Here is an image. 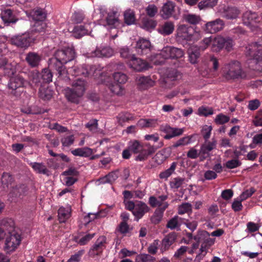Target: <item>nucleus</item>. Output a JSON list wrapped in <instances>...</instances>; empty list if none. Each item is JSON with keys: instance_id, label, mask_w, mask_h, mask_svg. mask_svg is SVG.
<instances>
[{"instance_id": "1", "label": "nucleus", "mask_w": 262, "mask_h": 262, "mask_svg": "<svg viewBox=\"0 0 262 262\" xmlns=\"http://www.w3.org/2000/svg\"><path fill=\"white\" fill-rule=\"evenodd\" d=\"M129 150L134 154H138L136 157V161H142L146 160L148 157L154 153L157 148L148 144L142 145L136 140L130 141L128 146Z\"/></svg>"}, {"instance_id": "2", "label": "nucleus", "mask_w": 262, "mask_h": 262, "mask_svg": "<svg viewBox=\"0 0 262 262\" xmlns=\"http://www.w3.org/2000/svg\"><path fill=\"white\" fill-rule=\"evenodd\" d=\"M222 75L226 80H234L245 77L239 62L233 60L222 68Z\"/></svg>"}, {"instance_id": "3", "label": "nucleus", "mask_w": 262, "mask_h": 262, "mask_svg": "<svg viewBox=\"0 0 262 262\" xmlns=\"http://www.w3.org/2000/svg\"><path fill=\"white\" fill-rule=\"evenodd\" d=\"M85 81L81 78H78L72 84V88H68L66 90V97L73 103H78L79 99L85 92Z\"/></svg>"}, {"instance_id": "4", "label": "nucleus", "mask_w": 262, "mask_h": 262, "mask_svg": "<svg viewBox=\"0 0 262 262\" xmlns=\"http://www.w3.org/2000/svg\"><path fill=\"white\" fill-rule=\"evenodd\" d=\"M184 56L183 51L179 48L167 46L163 48L160 54L157 55V59L155 61L156 64H161L164 63L167 59H178Z\"/></svg>"}, {"instance_id": "5", "label": "nucleus", "mask_w": 262, "mask_h": 262, "mask_svg": "<svg viewBox=\"0 0 262 262\" xmlns=\"http://www.w3.org/2000/svg\"><path fill=\"white\" fill-rule=\"evenodd\" d=\"M125 209L132 212L135 217V221L137 222L150 210L149 207L140 201L126 202Z\"/></svg>"}, {"instance_id": "6", "label": "nucleus", "mask_w": 262, "mask_h": 262, "mask_svg": "<svg viewBox=\"0 0 262 262\" xmlns=\"http://www.w3.org/2000/svg\"><path fill=\"white\" fill-rule=\"evenodd\" d=\"M260 45L257 42L252 43L249 47V54L253 56L252 62L254 63L253 70L262 72V49H258Z\"/></svg>"}, {"instance_id": "7", "label": "nucleus", "mask_w": 262, "mask_h": 262, "mask_svg": "<svg viewBox=\"0 0 262 262\" xmlns=\"http://www.w3.org/2000/svg\"><path fill=\"white\" fill-rule=\"evenodd\" d=\"M178 36L183 39L193 42L198 41L200 38V33L195 31L191 27L185 25H180L177 29Z\"/></svg>"}, {"instance_id": "8", "label": "nucleus", "mask_w": 262, "mask_h": 262, "mask_svg": "<svg viewBox=\"0 0 262 262\" xmlns=\"http://www.w3.org/2000/svg\"><path fill=\"white\" fill-rule=\"evenodd\" d=\"M21 237L20 233L15 230L9 232L7 235L4 249L7 253L14 251L20 244Z\"/></svg>"}, {"instance_id": "9", "label": "nucleus", "mask_w": 262, "mask_h": 262, "mask_svg": "<svg viewBox=\"0 0 262 262\" xmlns=\"http://www.w3.org/2000/svg\"><path fill=\"white\" fill-rule=\"evenodd\" d=\"M27 81L20 75L11 77L8 83V88L11 90V94L15 97H19L22 93L20 89L24 88Z\"/></svg>"}, {"instance_id": "10", "label": "nucleus", "mask_w": 262, "mask_h": 262, "mask_svg": "<svg viewBox=\"0 0 262 262\" xmlns=\"http://www.w3.org/2000/svg\"><path fill=\"white\" fill-rule=\"evenodd\" d=\"M35 40V37H33V33H31L14 36L11 38L10 41L12 45L26 49Z\"/></svg>"}, {"instance_id": "11", "label": "nucleus", "mask_w": 262, "mask_h": 262, "mask_svg": "<svg viewBox=\"0 0 262 262\" xmlns=\"http://www.w3.org/2000/svg\"><path fill=\"white\" fill-rule=\"evenodd\" d=\"M75 52L74 50L71 48H67L64 49L57 50L54 54V57L67 63L74 59Z\"/></svg>"}, {"instance_id": "12", "label": "nucleus", "mask_w": 262, "mask_h": 262, "mask_svg": "<svg viewBox=\"0 0 262 262\" xmlns=\"http://www.w3.org/2000/svg\"><path fill=\"white\" fill-rule=\"evenodd\" d=\"M128 66L134 70L141 72L146 70L150 67L149 63L140 58H137L135 55L131 57L127 62Z\"/></svg>"}, {"instance_id": "13", "label": "nucleus", "mask_w": 262, "mask_h": 262, "mask_svg": "<svg viewBox=\"0 0 262 262\" xmlns=\"http://www.w3.org/2000/svg\"><path fill=\"white\" fill-rule=\"evenodd\" d=\"M218 12L224 18L227 19H234L238 17L240 11L235 7L221 6Z\"/></svg>"}, {"instance_id": "14", "label": "nucleus", "mask_w": 262, "mask_h": 262, "mask_svg": "<svg viewBox=\"0 0 262 262\" xmlns=\"http://www.w3.org/2000/svg\"><path fill=\"white\" fill-rule=\"evenodd\" d=\"M224 26V21L220 18H217L207 22L203 29L206 33L213 34L222 30Z\"/></svg>"}, {"instance_id": "15", "label": "nucleus", "mask_w": 262, "mask_h": 262, "mask_svg": "<svg viewBox=\"0 0 262 262\" xmlns=\"http://www.w3.org/2000/svg\"><path fill=\"white\" fill-rule=\"evenodd\" d=\"M233 45V41L229 37H217L215 38L213 42V46L217 47L219 50L225 48L227 51H230L231 50Z\"/></svg>"}, {"instance_id": "16", "label": "nucleus", "mask_w": 262, "mask_h": 262, "mask_svg": "<svg viewBox=\"0 0 262 262\" xmlns=\"http://www.w3.org/2000/svg\"><path fill=\"white\" fill-rule=\"evenodd\" d=\"M135 48L138 54L143 55H147L150 52L151 46L148 40L141 38L137 42Z\"/></svg>"}, {"instance_id": "17", "label": "nucleus", "mask_w": 262, "mask_h": 262, "mask_svg": "<svg viewBox=\"0 0 262 262\" xmlns=\"http://www.w3.org/2000/svg\"><path fill=\"white\" fill-rule=\"evenodd\" d=\"M243 21L244 25L249 27H255L260 21V17L255 12L246 11L243 15Z\"/></svg>"}, {"instance_id": "18", "label": "nucleus", "mask_w": 262, "mask_h": 262, "mask_svg": "<svg viewBox=\"0 0 262 262\" xmlns=\"http://www.w3.org/2000/svg\"><path fill=\"white\" fill-rule=\"evenodd\" d=\"M29 187L26 184H18L14 186L10 192L13 197L23 198L28 193Z\"/></svg>"}, {"instance_id": "19", "label": "nucleus", "mask_w": 262, "mask_h": 262, "mask_svg": "<svg viewBox=\"0 0 262 262\" xmlns=\"http://www.w3.org/2000/svg\"><path fill=\"white\" fill-rule=\"evenodd\" d=\"M25 60L30 67L36 68L41 60V56L37 53L29 52L27 54Z\"/></svg>"}, {"instance_id": "20", "label": "nucleus", "mask_w": 262, "mask_h": 262, "mask_svg": "<svg viewBox=\"0 0 262 262\" xmlns=\"http://www.w3.org/2000/svg\"><path fill=\"white\" fill-rule=\"evenodd\" d=\"M91 23L85 24L84 25L76 26L74 28L73 35L76 38H81L83 36L88 34L91 30Z\"/></svg>"}, {"instance_id": "21", "label": "nucleus", "mask_w": 262, "mask_h": 262, "mask_svg": "<svg viewBox=\"0 0 262 262\" xmlns=\"http://www.w3.org/2000/svg\"><path fill=\"white\" fill-rule=\"evenodd\" d=\"M64 64L66 63L55 57H53L50 59L49 66L51 68L56 70L58 74L61 76L67 73V70L63 66Z\"/></svg>"}, {"instance_id": "22", "label": "nucleus", "mask_w": 262, "mask_h": 262, "mask_svg": "<svg viewBox=\"0 0 262 262\" xmlns=\"http://www.w3.org/2000/svg\"><path fill=\"white\" fill-rule=\"evenodd\" d=\"M138 87L140 90H146L154 84V81L149 77L139 76L136 78Z\"/></svg>"}, {"instance_id": "23", "label": "nucleus", "mask_w": 262, "mask_h": 262, "mask_svg": "<svg viewBox=\"0 0 262 262\" xmlns=\"http://www.w3.org/2000/svg\"><path fill=\"white\" fill-rule=\"evenodd\" d=\"M177 235L176 233H169L166 236L162 241L161 251L162 253L168 250L170 247L176 242Z\"/></svg>"}, {"instance_id": "24", "label": "nucleus", "mask_w": 262, "mask_h": 262, "mask_svg": "<svg viewBox=\"0 0 262 262\" xmlns=\"http://www.w3.org/2000/svg\"><path fill=\"white\" fill-rule=\"evenodd\" d=\"M114 53L113 49L109 47H105L102 48H97L92 52V57H110Z\"/></svg>"}, {"instance_id": "25", "label": "nucleus", "mask_w": 262, "mask_h": 262, "mask_svg": "<svg viewBox=\"0 0 262 262\" xmlns=\"http://www.w3.org/2000/svg\"><path fill=\"white\" fill-rule=\"evenodd\" d=\"M175 5L173 3L168 1L162 7L160 11V14L164 19H167L170 17L174 11Z\"/></svg>"}, {"instance_id": "26", "label": "nucleus", "mask_w": 262, "mask_h": 262, "mask_svg": "<svg viewBox=\"0 0 262 262\" xmlns=\"http://www.w3.org/2000/svg\"><path fill=\"white\" fill-rule=\"evenodd\" d=\"M28 163L36 173L42 174L47 176H49L50 171L43 163L28 162Z\"/></svg>"}, {"instance_id": "27", "label": "nucleus", "mask_w": 262, "mask_h": 262, "mask_svg": "<svg viewBox=\"0 0 262 262\" xmlns=\"http://www.w3.org/2000/svg\"><path fill=\"white\" fill-rule=\"evenodd\" d=\"M86 70L85 64H83L79 67L74 66L69 68L67 70V73L74 76L83 75L84 77H87L88 72Z\"/></svg>"}, {"instance_id": "28", "label": "nucleus", "mask_w": 262, "mask_h": 262, "mask_svg": "<svg viewBox=\"0 0 262 262\" xmlns=\"http://www.w3.org/2000/svg\"><path fill=\"white\" fill-rule=\"evenodd\" d=\"M53 93V91L48 87L41 85L39 89L38 96L42 100L48 101L52 98Z\"/></svg>"}, {"instance_id": "29", "label": "nucleus", "mask_w": 262, "mask_h": 262, "mask_svg": "<svg viewBox=\"0 0 262 262\" xmlns=\"http://www.w3.org/2000/svg\"><path fill=\"white\" fill-rule=\"evenodd\" d=\"M200 51L198 47H191L188 49L187 52L190 63L195 64L198 62L200 56Z\"/></svg>"}, {"instance_id": "30", "label": "nucleus", "mask_w": 262, "mask_h": 262, "mask_svg": "<svg viewBox=\"0 0 262 262\" xmlns=\"http://www.w3.org/2000/svg\"><path fill=\"white\" fill-rule=\"evenodd\" d=\"M71 153L75 156L88 158L92 155L93 150L89 147H85L83 148H77L72 150H71Z\"/></svg>"}, {"instance_id": "31", "label": "nucleus", "mask_w": 262, "mask_h": 262, "mask_svg": "<svg viewBox=\"0 0 262 262\" xmlns=\"http://www.w3.org/2000/svg\"><path fill=\"white\" fill-rule=\"evenodd\" d=\"M1 17L5 24L15 23L17 20L13 11L9 9L2 12Z\"/></svg>"}, {"instance_id": "32", "label": "nucleus", "mask_w": 262, "mask_h": 262, "mask_svg": "<svg viewBox=\"0 0 262 262\" xmlns=\"http://www.w3.org/2000/svg\"><path fill=\"white\" fill-rule=\"evenodd\" d=\"M216 142L215 140L212 141H205L201 147L200 154L208 155L209 152L213 150L216 147Z\"/></svg>"}, {"instance_id": "33", "label": "nucleus", "mask_w": 262, "mask_h": 262, "mask_svg": "<svg viewBox=\"0 0 262 262\" xmlns=\"http://www.w3.org/2000/svg\"><path fill=\"white\" fill-rule=\"evenodd\" d=\"M174 24L171 21H166L158 28L159 32L164 35L171 34L174 30Z\"/></svg>"}, {"instance_id": "34", "label": "nucleus", "mask_w": 262, "mask_h": 262, "mask_svg": "<svg viewBox=\"0 0 262 262\" xmlns=\"http://www.w3.org/2000/svg\"><path fill=\"white\" fill-rule=\"evenodd\" d=\"M14 179L12 174L9 172H4L1 177V184L4 189H8L9 186L12 184Z\"/></svg>"}, {"instance_id": "35", "label": "nucleus", "mask_w": 262, "mask_h": 262, "mask_svg": "<svg viewBox=\"0 0 262 262\" xmlns=\"http://www.w3.org/2000/svg\"><path fill=\"white\" fill-rule=\"evenodd\" d=\"M118 123L123 126L125 122L134 120V117L128 112H121L116 117Z\"/></svg>"}, {"instance_id": "36", "label": "nucleus", "mask_w": 262, "mask_h": 262, "mask_svg": "<svg viewBox=\"0 0 262 262\" xmlns=\"http://www.w3.org/2000/svg\"><path fill=\"white\" fill-rule=\"evenodd\" d=\"M177 165V162H172L169 168L160 173L159 176V178L161 179H164L165 180H167V179L174 172Z\"/></svg>"}, {"instance_id": "37", "label": "nucleus", "mask_w": 262, "mask_h": 262, "mask_svg": "<svg viewBox=\"0 0 262 262\" xmlns=\"http://www.w3.org/2000/svg\"><path fill=\"white\" fill-rule=\"evenodd\" d=\"M32 18L36 22L43 21L46 17V14L44 10L40 8H37L31 12Z\"/></svg>"}, {"instance_id": "38", "label": "nucleus", "mask_w": 262, "mask_h": 262, "mask_svg": "<svg viewBox=\"0 0 262 262\" xmlns=\"http://www.w3.org/2000/svg\"><path fill=\"white\" fill-rule=\"evenodd\" d=\"M116 12L108 13L106 18V22L107 26L111 28H115L119 24L118 19L116 16Z\"/></svg>"}, {"instance_id": "39", "label": "nucleus", "mask_w": 262, "mask_h": 262, "mask_svg": "<svg viewBox=\"0 0 262 262\" xmlns=\"http://www.w3.org/2000/svg\"><path fill=\"white\" fill-rule=\"evenodd\" d=\"M192 213V205L189 203H182L178 207L179 214H184L187 213L188 215H190Z\"/></svg>"}, {"instance_id": "40", "label": "nucleus", "mask_w": 262, "mask_h": 262, "mask_svg": "<svg viewBox=\"0 0 262 262\" xmlns=\"http://www.w3.org/2000/svg\"><path fill=\"white\" fill-rule=\"evenodd\" d=\"M58 216L60 223H64L70 217V212L68 209L61 207L58 210Z\"/></svg>"}, {"instance_id": "41", "label": "nucleus", "mask_w": 262, "mask_h": 262, "mask_svg": "<svg viewBox=\"0 0 262 262\" xmlns=\"http://www.w3.org/2000/svg\"><path fill=\"white\" fill-rule=\"evenodd\" d=\"M40 75L42 83H49L52 81L53 74L49 69L47 68L43 69Z\"/></svg>"}, {"instance_id": "42", "label": "nucleus", "mask_w": 262, "mask_h": 262, "mask_svg": "<svg viewBox=\"0 0 262 262\" xmlns=\"http://www.w3.org/2000/svg\"><path fill=\"white\" fill-rule=\"evenodd\" d=\"M163 130L166 133H170L173 137L180 136L184 132V129L183 128L171 127L169 125L165 126Z\"/></svg>"}, {"instance_id": "43", "label": "nucleus", "mask_w": 262, "mask_h": 262, "mask_svg": "<svg viewBox=\"0 0 262 262\" xmlns=\"http://www.w3.org/2000/svg\"><path fill=\"white\" fill-rule=\"evenodd\" d=\"M183 19L186 22L191 25H196L201 20L200 16L193 14L184 15Z\"/></svg>"}, {"instance_id": "44", "label": "nucleus", "mask_w": 262, "mask_h": 262, "mask_svg": "<svg viewBox=\"0 0 262 262\" xmlns=\"http://www.w3.org/2000/svg\"><path fill=\"white\" fill-rule=\"evenodd\" d=\"M156 258L148 254H139L136 256L135 262H155Z\"/></svg>"}, {"instance_id": "45", "label": "nucleus", "mask_w": 262, "mask_h": 262, "mask_svg": "<svg viewBox=\"0 0 262 262\" xmlns=\"http://www.w3.org/2000/svg\"><path fill=\"white\" fill-rule=\"evenodd\" d=\"M184 181V178L180 177L174 178L169 182L170 187L172 189L178 190L183 184Z\"/></svg>"}, {"instance_id": "46", "label": "nucleus", "mask_w": 262, "mask_h": 262, "mask_svg": "<svg viewBox=\"0 0 262 262\" xmlns=\"http://www.w3.org/2000/svg\"><path fill=\"white\" fill-rule=\"evenodd\" d=\"M218 0H202L198 4V7L200 10L212 8L217 3Z\"/></svg>"}, {"instance_id": "47", "label": "nucleus", "mask_w": 262, "mask_h": 262, "mask_svg": "<svg viewBox=\"0 0 262 262\" xmlns=\"http://www.w3.org/2000/svg\"><path fill=\"white\" fill-rule=\"evenodd\" d=\"M157 25V22L152 19L144 18L142 20V27L148 31L154 29Z\"/></svg>"}, {"instance_id": "48", "label": "nucleus", "mask_w": 262, "mask_h": 262, "mask_svg": "<svg viewBox=\"0 0 262 262\" xmlns=\"http://www.w3.org/2000/svg\"><path fill=\"white\" fill-rule=\"evenodd\" d=\"M47 28L46 24L42 22H36L34 25V29L32 30V33H33V36L35 33H44L46 32Z\"/></svg>"}, {"instance_id": "49", "label": "nucleus", "mask_w": 262, "mask_h": 262, "mask_svg": "<svg viewBox=\"0 0 262 262\" xmlns=\"http://www.w3.org/2000/svg\"><path fill=\"white\" fill-rule=\"evenodd\" d=\"M210 234L205 230H199L197 234L194 236L193 239L197 243H203Z\"/></svg>"}, {"instance_id": "50", "label": "nucleus", "mask_w": 262, "mask_h": 262, "mask_svg": "<svg viewBox=\"0 0 262 262\" xmlns=\"http://www.w3.org/2000/svg\"><path fill=\"white\" fill-rule=\"evenodd\" d=\"M113 78L115 82L120 84L125 83L127 81V76L121 72H115L113 74Z\"/></svg>"}, {"instance_id": "51", "label": "nucleus", "mask_w": 262, "mask_h": 262, "mask_svg": "<svg viewBox=\"0 0 262 262\" xmlns=\"http://www.w3.org/2000/svg\"><path fill=\"white\" fill-rule=\"evenodd\" d=\"M183 219L176 215L170 219L167 224V227L170 228L171 229H174L178 226V224L179 222H183Z\"/></svg>"}, {"instance_id": "52", "label": "nucleus", "mask_w": 262, "mask_h": 262, "mask_svg": "<svg viewBox=\"0 0 262 262\" xmlns=\"http://www.w3.org/2000/svg\"><path fill=\"white\" fill-rule=\"evenodd\" d=\"M124 21L128 25H131L134 24L135 21V14L130 10L126 11L124 13Z\"/></svg>"}, {"instance_id": "53", "label": "nucleus", "mask_w": 262, "mask_h": 262, "mask_svg": "<svg viewBox=\"0 0 262 262\" xmlns=\"http://www.w3.org/2000/svg\"><path fill=\"white\" fill-rule=\"evenodd\" d=\"M74 140L75 138L73 135H66L61 138V142L63 146L69 147L74 143Z\"/></svg>"}, {"instance_id": "54", "label": "nucleus", "mask_w": 262, "mask_h": 262, "mask_svg": "<svg viewBox=\"0 0 262 262\" xmlns=\"http://www.w3.org/2000/svg\"><path fill=\"white\" fill-rule=\"evenodd\" d=\"M105 238L104 237H101L97 239L95 244L93 246L92 250L97 252H101L104 248Z\"/></svg>"}, {"instance_id": "55", "label": "nucleus", "mask_w": 262, "mask_h": 262, "mask_svg": "<svg viewBox=\"0 0 262 262\" xmlns=\"http://www.w3.org/2000/svg\"><path fill=\"white\" fill-rule=\"evenodd\" d=\"M199 115L207 117L213 114V110L211 107L202 106L198 109Z\"/></svg>"}, {"instance_id": "56", "label": "nucleus", "mask_w": 262, "mask_h": 262, "mask_svg": "<svg viewBox=\"0 0 262 262\" xmlns=\"http://www.w3.org/2000/svg\"><path fill=\"white\" fill-rule=\"evenodd\" d=\"M229 120L230 117L229 116L221 113L216 116L214 122L216 124L223 125L228 122Z\"/></svg>"}, {"instance_id": "57", "label": "nucleus", "mask_w": 262, "mask_h": 262, "mask_svg": "<svg viewBox=\"0 0 262 262\" xmlns=\"http://www.w3.org/2000/svg\"><path fill=\"white\" fill-rule=\"evenodd\" d=\"M163 215L162 211L156 209L154 214L151 217L150 221L151 223L155 225L159 224L162 219Z\"/></svg>"}, {"instance_id": "58", "label": "nucleus", "mask_w": 262, "mask_h": 262, "mask_svg": "<svg viewBox=\"0 0 262 262\" xmlns=\"http://www.w3.org/2000/svg\"><path fill=\"white\" fill-rule=\"evenodd\" d=\"M191 138L189 136L184 137L180 139L172 145L173 147L177 148L179 146H184L190 142Z\"/></svg>"}, {"instance_id": "59", "label": "nucleus", "mask_w": 262, "mask_h": 262, "mask_svg": "<svg viewBox=\"0 0 262 262\" xmlns=\"http://www.w3.org/2000/svg\"><path fill=\"white\" fill-rule=\"evenodd\" d=\"M85 67L87 70L86 71L88 72L87 77L90 76H97L99 74V73H97V71H98L99 72L100 70H98V68L96 65L85 64Z\"/></svg>"}, {"instance_id": "60", "label": "nucleus", "mask_w": 262, "mask_h": 262, "mask_svg": "<svg viewBox=\"0 0 262 262\" xmlns=\"http://www.w3.org/2000/svg\"><path fill=\"white\" fill-rule=\"evenodd\" d=\"M146 13L147 15L150 17H154L156 14L158 13V8L154 4L149 5L146 8Z\"/></svg>"}, {"instance_id": "61", "label": "nucleus", "mask_w": 262, "mask_h": 262, "mask_svg": "<svg viewBox=\"0 0 262 262\" xmlns=\"http://www.w3.org/2000/svg\"><path fill=\"white\" fill-rule=\"evenodd\" d=\"M212 129L211 126L204 125L201 130V134L205 141H207L210 137Z\"/></svg>"}, {"instance_id": "62", "label": "nucleus", "mask_w": 262, "mask_h": 262, "mask_svg": "<svg viewBox=\"0 0 262 262\" xmlns=\"http://www.w3.org/2000/svg\"><path fill=\"white\" fill-rule=\"evenodd\" d=\"M84 18V15L81 12H75L72 16V20L76 24L81 23Z\"/></svg>"}, {"instance_id": "63", "label": "nucleus", "mask_w": 262, "mask_h": 262, "mask_svg": "<svg viewBox=\"0 0 262 262\" xmlns=\"http://www.w3.org/2000/svg\"><path fill=\"white\" fill-rule=\"evenodd\" d=\"M242 163L238 159H232L226 163V167L229 169H233L239 167Z\"/></svg>"}, {"instance_id": "64", "label": "nucleus", "mask_w": 262, "mask_h": 262, "mask_svg": "<svg viewBox=\"0 0 262 262\" xmlns=\"http://www.w3.org/2000/svg\"><path fill=\"white\" fill-rule=\"evenodd\" d=\"M255 191L256 190L253 187H251L250 188L245 190L240 195L242 201H244L251 196Z\"/></svg>"}]
</instances>
